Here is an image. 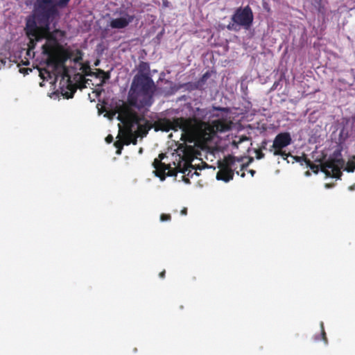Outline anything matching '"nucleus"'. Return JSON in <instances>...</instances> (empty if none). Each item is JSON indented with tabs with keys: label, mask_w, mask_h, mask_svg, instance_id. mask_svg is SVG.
I'll return each mask as SVG.
<instances>
[{
	"label": "nucleus",
	"mask_w": 355,
	"mask_h": 355,
	"mask_svg": "<svg viewBox=\"0 0 355 355\" xmlns=\"http://www.w3.org/2000/svg\"><path fill=\"white\" fill-rule=\"evenodd\" d=\"M155 89L151 76L136 74L128 94V103L138 110L148 108L154 103Z\"/></svg>",
	"instance_id": "obj_2"
},
{
	"label": "nucleus",
	"mask_w": 355,
	"mask_h": 355,
	"mask_svg": "<svg viewBox=\"0 0 355 355\" xmlns=\"http://www.w3.org/2000/svg\"><path fill=\"white\" fill-rule=\"evenodd\" d=\"M71 0H58L55 3L53 0H38L35 15L26 19L25 32L29 38L28 46L34 49L36 43L46 39L42 46V54L47 55V63L54 67L63 66L70 59L72 53L65 49L58 41L55 33L60 30L50 31V24L59 15L58 7L65 8Z\"/></svg>",
	"instance_id": "obj_1"
},
{
	"label": "nucleus",
	"mask_w": 355,
	"mask_h": 355,
	"mask_svg": "<svg viewBox=\"0 0 355 355\" xmlns=\"http://www.w3.org/2000/svg\"><path fill=\"white\" fill-rule=\"evenodd\" d=\"M129 103H123L119 108V116L118 119L125 124L127 126L130 122H138L139 114L135 111L132 110Z\"/></svg>",
	"instance_id": "obj_10"
},
{
	"label": "nucleus",
	"mask_w": 355,
	"mask_h": 355,
	"mask_svg": "<svg viewBox=\"0 0 355 355\" xmlns=\"http://www.w3.org/2000/svg\"><path fill=\"white\" fill-rule=\"evenodd\" d=\"M216 134L223 133L232 130L233 122L230 117H222L212 121Z\"/></svg>",
	"instance_id": "obj_13"
},
{
	"label": "nucleus",
	"mask_w": 355,
	"mask_h": 355,
	"mask_svg": "<svg viewBox=\"0 0 355 355\" xmlns=\"http://www.w3.org/2000/svg\"><path fill=\"white\" fill-rule=\"evenodd\" d=\"M138 72L137 74L150 76V64L148 62L141 61L137 67Z\"/></svg>",
	"instance_id": "obj_17"
},
{
	"label": "nucleus",
	"mask_w": 355,
	"mask_h": 355,
	"mask_svg": "<svg viewBox=\"0 0 355 355\" xmlns=\"http://www.w3.org/2000/svg\"><path fill=\"white\" fill-rule=\"evenodd\" d=\"M187 214V208H184L181 210V214L182 215H186Z\"/></svg>",
	"instance_id": "obj_35"
},
{
	"label": "nucleus",
	"mask_w": 355,
	"mask_h": 355,
	"mask_svg": "<svg viewBox=\"0 0 355 355\" xmlns=\"http://www.w3.org/2000/svg\"><path fill=\"white\" fill-rule=\"evenodd\" d=\"M40 76L42 79L45 80L48 78H51V73L46 69H40Z\"/></svg>",
	"instance_id": "obj_23"
},
{
	"label": "nucleus",
	"mask_w": 355,
	"mask_h": 355,
	"mask_svg": "<svg viewBox=\"0 0 355 355\" xmlns=\"http://www.w3.org/2000/svg\"><path fill=\"white\" fill-rule=\"evenodd\" d=\"M171 219V216L170 214H162L160 216V220L162 222L168 221Z\"/></svg>",
	"instance_id": "obj_28"
},
{
	"label": "nucleus",
	"mask_w": 355,
	"mask_h": 355,
	"mask_svg": "<svg viewBox=\"0 0 355 355\" xmlns=\"http://www.w3.org/2000/svg\"><path fill=\"white\" fill-rule=\"evenodd\" d=\"M282 153L284 154H282V155H279V156H281L284 159H287V158L289 157V156H291V153H286V150H282Z\"/></svg>",
	"instance_id": "obj_29"
},
{
	"label": "nucleus",
	"mask_w": 355,
	"mask_h": 355,
	"mask_svg": "<svg viewBox=\"0 0 355 355\" xmlns=\"http://www.w3.org/2000/svg\"><path fill=\"white\" fill-rule=\"evenodd\" d=\"M316 162L320 163V166L311 162V160L306 161V166L315 173H318L319 169L323 172L326 176L340 179L342 176L341 169L345 165L343 159H337L329 157L327 160L322 162V159H316Z\"/></svg>",
	"instance_id": "obj_4"
},
{
	"label": "nucleus",
	"mask_w": 355,
	"mask_h": 355,
	"mask_svg": "<svg viewBox=\"0 0 355 355\" xmlns=\"http://www.w3.org/2000/svg\"><path fill=\"white\" fill-rule=\"evenodd\" d=\"M320 327H321V334H322V340L327 344V338L326 333L324 331L323 322H321Z\"/></svg>",
	"instance_id": "obj_27"
},
{
	"label": "nucleus",
	"mask_w": 355,
	"mask_h": 355,
	"mask_svg": "<svg viewBox=\"0 0 355 355\" xmlns=\"http://www.w3.org/2000/svg\"><path fill=\"white\" fill-rule=\"evenodd\" d=\"M254 153H256V158L257 159H263L265 157V154L262 152L261 149H256Z\"/></svg>",
	"instance_id": "obj_26"
},
{
	"label": "nucleus",
	"mask_w": 355,
	"mask_h": 355,
	"mask_svg": "<svg viewBox=\"0 0 355 355\" xmlns=\"http://www.w3.org/2000/svg\"><path fill=\"white\" fill-rule=\"evenodd\" d=\"M245 173H244V172H243V173L241 174V176L242 178H244V177H245Z\"/></svg>",
	"instance_id": "obj_39"
},
{
	"label": "nucleus",
	"mask_w": 355,
	"mask_h": 355,
	"mask_svg": "<svg viewBox=\"0 0 355 355\" xmlns=\"http://www.w3.org/2000/svg\"><path fill=\"white\" fill-rule=\"evenodd\" d=\"M345 170L349 173H352L355 171V155L348 160Z\"/></svg>",
	"instance_id": "obj_19"
},
{
	"label": "nucleus",
	"mask_w": 355,
	"mask_h": 355,
	"mask_svg": "<svg viewBox=\"0 0 355 355\" xmlns=\"http://www.w3.org/2000/svg\"><path fill=\"white\" fill-rule=\"evenodd\" d=\"M135 19V15H126L125 17L113 19L110 21V26L112 28H124L127 27Z\"/></svg>",
	"instance_id": "obj_14"
},
{
	"label": "nucleus",
	"mask_w": 355,
	"mask_h": 355,
	"mask_svg": "<svg viewBox=\"0 0 355 355\" xmlns=\"http://www.w3.org/2000/svg\"><path fill=\"white\" fill-rule=\"evenodd\" d=\"M293 158L297 162H299L301 164H302L303 162L306 164V161L310 160L304 153L302 156H294Z\"/></svg>",
	"instance_id": "obj_21"
},
{
	"label": "nucleus",
	"mask_w": 355,
	"mask_h": 355,
	"mask_svg": "<svg viewBox=\"0 0 355 355\" xmlns=\"http://www.w3.org/2000/svg\"><path fill=\"white\" fill-rule=\"evenodd\" d=\"M207 76V73L203 75V78H205Z\"/></svg>",
	"instance_id": "obj_41"
},
{
	"label": "nucleus",
	"mask_w": 355,
	"mask_h": 355,
	"mask_svg": "<svg viewBox=\"0 0 355 355\" xmlns=\"http://www.w3.org/2000/svg\"><path fill=\"white\" fill-rule=\"evenodd\" d=\"M349 191H354V190H355V184H352V185L349 186Z\"/></svg>",
	"instance_id": "obj_36"
},
{
	"label": "nucleus",
	"mask_w": 355,
	"mask_h": 355,
	"mask_svg": "<svg viewBox=\"0 0 355 355\" xmlns=\"http://www.w3.org/2000/svg\"><path fill=\"white\" fill-rule=\"evenodd\" d=\"M165 275H166V271H165V270H164L163 271H162L159 274V276L160 278H164L165 277Z\"/></svg>",
	"instance_id": "obj_34"
},
{
	"label": "nucleus",
	"mask_w": 355,
	"mask_h": 355,
	"mask_svg": "<svg viewBox=\"0 0 355 355\" xmlns=\"http://www.w3.org/2000/svg\"><path fill=\"white\" fill-rule=\"evenodd\" d=\"M195 123L193 130L190 132L191 134L196 130L200 131L201 137L205 141H211L216 135L215 128L212 121L211 122H203L198 119Z\"/></svg>",
	"instance_id": "obj_8"
},
{
	"label": "nucleus",
	"mask_w": 355,
	"mask_h": 355,
	"mask_svg": "<svg viewBox=\"0 0 355 355\" xmlns=\"http://www.w3.org/2000/svg\"><path fill=\"white\" fill-rule=\"evenodd\" d=\"M234 165V161L232 158H224L221 161H218V167L219 171L216 174V179L223 180L225 182L233 179L234 170H231L230 166Z\"/></svg>",
	"instance_id": "obj_9"
},
{
	"label": "nucleus",
	"mask_w": 355,
	"mask_h": 355,
	"mask_svg": "<svg viewBox=\"0 0 355 355\" xmlns=\"http://www.w3.org/2000/svg\"><path fill=\"white\" fill-rule=\"evenodd\" d=\"M212 116H213V117H217V118H218V117H220V114H212Z\"/></svg>",
	"instance_id": "obj_38"
},
{
	"label": "nucleus",
	"mask_w": 355,
	"mask_h": 355,
	"mask_svg": "<svg viewBox=\"0 0 355 355\" xmlns=\"http://www.w3.org/2000/svg\"><path fill=\"white\" fill-rule=\"evenodd\" d=\"M166 157L165 154L160 153L159 157L154 159L153 163V167L155 168V175L159 177L162 180H164L166 176H175L178 171L179 168H172L170 164H166L163 163L162 160ZM184 173L185 171H182Z\"/></svg>",
	"instance_id": "obj_6"
},
{
	"label": "nucleus",
	"mask_w": 355,
	"mask_h": 355,
	"mask_svg": "<svg viewBox=\"0 0 355 355\" xmlns=\"http://www.w3.org/2000/svg\"><path fill=\"white\" fill-rule=\"evenodd\" d=\"M139 118L138 122H130L126 127H131V129L133 130L135 126L137 125V130H133V132L139 137H144L148 135V131L153 128V123L148 121L142 114H139Z\"/></svg>",
	"instance_id": "obj_11"
},
{
	"label": "nucleus",
	"mask_w": 355,
	"mask_h": 355,
	"mask_svg": "<svg viewBox=\"0 0 355 355\" xmlns=\"http://www.w3.org/2000/svg\"><path fill=\"white\" fill-rule=\"evenodd\" d=\"M114 145L116 148V153L117 155H121L122 149L123 148V145H125L123 139V140L119 139V140L116 141L114 142Z\"/></svg>",
	"instance_id": "obj_20"
},
{
	"label": "nucleus",
	"mask_w": 355,
	"mask_h": 355,
	"mask_svg": "<svg viewBox=\"0 0 355 355\" xmlns=\"http://www.w3.org/2000/svg\"><path fill=\"white\" fill-rule=\"evenodd\" d=\"M83 72L84 73V74L85 76H94L95 73L92 71L91 70V68L89 67V65H84L83 67Z\"/></svg>",
	"instance_id": "obj_22"
},
{
	"label": "nucleus",
	"mask_w": 355,
	"mask_h": 355,
	"mask_svg": "<svg viewBox=\"0 0 355 355\" xmlns=\"http://www.w3.org/2000/svg\"><path fill=\"white\" fill-rule=\"evenodd\" d=\"M95 74L94 76L96 78H101V84H104L106 80H109L110 78V71H105L103 69H97L96 71L94 72Z\"/></svg>",
	"instance_id": "obj_18"
},
{
	"label": "nucleus",
	"mask_w": 355,
	"mask_h": 355,
	"mask_svg": "<svg viewBox=\"0 0 355 355\" xmlns=\"http://www.w3.org/2000/svg\"><path fill=\"white\" fill-rule=\"evenodd\" d=\"M267 144H268L267 140L264 139L263 141H262V142L261 144V146L259 149H261L262 150L266 149Z\"/></svg>",
	"instance_id": "obj_31"
},
{
	"label": "nucleus",
	"mask_w": 355,
	"mask_h": 355,
	"mask_svg": "<svg viewBox=\"0 0 355 355\" xmlns=\"http://www.w3.org/2000/svg\"><path fill=\"white\" fill-rule=\"evenodd\" d=\"M213 111H220L225 113H229L230 112V110L229 107H217V106H213L212 107Z\"/></svg>",
	"instance_id": "obj_25"
},
{
	"label": "nucleus",
	"mask_w": 355,
	"mask_h": 355,
	"mask_svg": "<svg viewBox=\"0 0 355 355\" xmlns=\"http://www.w3.org/2000/svg\"><path fill=\"white\" fill-rule=\"evenodd\" d=\"M224 158H232V160L234 161V165L230 166V168L231 170H234V172L235 171H236V169L239 168V165L241 171L245 170L248 168V166H249L250 163L253 161V158L250 157L249 159V161L247 163L243 164V163H242L243 157L238 158V157H236L232 155H228L227 157H225Z\"/></svg>",
	"instance_id": "obj_15"
},
{
	"label": "nucleus",
	"mask_w": 355,
	"mask_h": 355,
	"mask_svg": "<svg viewBox=\"0 0 355 355\" xmlns=\"http://www.w3.org/2000/svg\"><path fill=\"white\" fill-rule=\"evenodd\" d=\"M197 119L196 117H178L174 118L173 121L166 118H162L155 121L154 123H153V128L156 132L159 130L168 132L171 130L177 131L180 129L184 133H190L193 130L194 125Z\"/></svg>",
	"instance_id": "obj_3"
},
{
	"label": "nucleus",
	"mask_w": 355,
	"mask_h": 355,
	"mask_svg": "<svg viewBox=\"0 0 355 355\" xmlns=\"http://www.w3.org/2000/svg\"><path fill=\"white\" fill-rule=\"evenodd\" d=\"M249 173L251 174V175H252V176H253V175H254V174L255 173V171H254V170H250V171H249Z\"/></svg>",
	"instance_id": "obj_37"
},
{
	"label": "nucleus",
	"mask_w": 355,
	"mask_h": 355,
	"mask_svg": "<svg viewBox=\"0 0 355 355\" xmlns=\"http://www.w3.org/2000/svg\"><path fill=\"white\" fill-rule=\"evenodd\" d=\"M254 15L249 6L238 8L232 15L231 21L227 26L230 31H239L241 28L248 30L252 25Z\"/></svg>",
	"instance_id": "obj_5"
},
{
	"label": "nucleus",
	"mask_w": 355,
	"mask_h": 355,
	"mask_svg": "<svg viewBox=\"0 0 355 355\" xmlns=\"http://www.w3.org/2000/svg\"><path fill=\"white\" fill-rule=\"evenodd\" d=\"M83 53L81 50L77 49L76 51V56L73 58V61L75 62H79L80 60H83Z\"/></svg>",
	"instance_id": "obj_24"
},
{
	"label": "nucleus",
	"mask_w": 355,
	"mask_h": 355,
	"mask_svg": "<svg viewBox=\"0 0 355 355\" xmlns=\"http://www.w3.org/2000/svg\"><path fill=\"white\" fill-rule=\"evenodd\" d=\"M292 142L291 134L289 132H281L276 135L274 139L273 144L269 148V151L272 153L274 155H284L282 150L289 146Z\"/></svg>",
	"instance_id": "obj_7"
},
{
	"label": "nucleus",
	"mask_w": 355,
	"mask_h": 355,
	"mask_svg": "<svg viewBox=\"0 0 355 355\" xmlns=\"http://www.w3.org/2000/svg\"><path fill=\"white\" fill-rule=\"evenodd\" d=\"M139 137L133 132V130L131 129V127H126L125 132L123 135V141L125 145H130L132 144L136 145L137 143V138Z\"/></svg>",
	"instance_id": "obj_16"
},
{
	"label": "nucleus",
	"mask_w": 355,
	"mask_h": 355,
	"mask_svg": "<svg viewBox=\"0 0 355 355\" xmlns=\"http://www.w3.org/2000/svg\"><path fill=\"white\" fill-rule=\"evenodd\" d=\"M28 71H31V69L28 68H21L19 69V71L23 73H28Z\"/></svg>",
	"instance_id": "obj_33"
},
{
	"label": "nucleus",
	"mask_w": 355,
	"mask_h": 355,
	"mask_svg": "<svg viewBox=\"0 0 355 355\" xmlns=\"http://www.w3.org/2000/svg\"><path fill=\"white\" fill-rule=\"evenodd\" d=\"M105 141L107 143L110 144L113 141V137L111 135H109L106 137Z\"/></svg>",
	"instance_id": "obj_32"
},
{
	"label": "nucleus",
	"mask_w": 355,
	"mask_h": 355,
	"mask_svg": "<svg viewBox=\"0 0 355 355\" xmlns=\"http://www.w3.org/2000/svg\"><path fill=\"white\" fill-rule=\"evenodd\" d=\"M98 61H96V62H95V65L96 66V65H98Z\"/></svg>",
	"instance_id": "obj_40"
},
{
	"label": "nucleus",
	"mask_w": 355,
	"mask_h": 355,
	"mask_svg": "<svg viewBox=\"0 0 355 355\" xmlns=\"http://www.w3.org/2000/svg\"><path fill=\"white\" fill-rule=\"evenodd\" d=\"M162 1L163 8H168L171 6V2L168 0H162Z\"/></svg>",
	"instance_id": "obj_30"
},
{
	"label": "nucleus",
	"mask_w": 355,
	"mask_h": 355,
	"mask_svg": "<svg viewBox=\"0 0 355 355\" xmlns=\"http://www.w3.org/2000/svg\"><path fill=\"white\" fill-rule=\"evenodd\" d=\"M45 56L46 57V63L48 67H51L54 71H56V70H58L59 69H63V79L67 78V83H67V89L69 91H66V92H63L62 87H64V85H62L61 89H62V95L64 96H65L67 98H72L73 96L74 93L76 92V87L71 83V77L68 74V70L67 69L66 65L64 64L63 66L58 67L55 68V67H54L52 65L48 64V63H47L48 57H47V55H45ZM66 62H67V61L64 62V64H66Z\"/></svg>",
	"instance_id": "obj_12"
}]
</instances>
